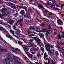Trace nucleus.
I'll return each instance as SVG.
<instances>
[{"label": "nucleus", "mask_w": 64, "mask_h": 64, "mask_svg": "<svg viewBox=\"0 0 64 64\" xmlns=\"http://www.w3.org/2000/svg\"><path fill=\"white\" fill-rule=\"evenodd\" d=\"M31 44H32V43L30 42L28 43V45H31Z\"/></svg>", "instance_id": "nucleus-37"}, {"label": "nucleus", "mask_w": 64, "mask_h": 64, "mask_svg": "<svg viewBox=\"0 0 64 64\" xmlns=\"http://www.w3.org/2000/svg\"><path fill=\"white\" fill-rule=\"evenodd\" d=\"M49 15H50L51 16L52 15V14H51V13H50V14H48Z\"/></svg>", "instance_id": "nucleus-63"}, {"label": "nucleus", "mask_w": 64, "mask_h": 64, "mask_svg": "<svg viewBox=\"0 0 64 64\" xmlns=\"http://www.w3.org/2000/svg\"><path fill=\"white\" fill-rule=\"evenodd\" d=\"M54 30L55 32H57V30H56V29H54Z\"/></svg>", "instance_id": "nucleus-48"}, {"label": "nucleus", "mask_w": 64, "mask_h": 64, "mask_svg": "<svg viewBox=\"0 0 64 64\" xmlns=\"http://www.w3.org/2000/svg\"><path fill=\"white\" fill-rule=\"evenodd\" d=\"M19 8H22L23 7L21 6H20Z\"/></svg>", "instance_id": "nucleus-62"}, {"label": "nucleus", "mask_w": 64, "mask_h": 64, "mask_svg": "<svg viewBox=\"0 0 64 64\" xmlns=\"http://www.w3.org/2000/svg\"><path fill=\"white\" fill-rule=\"evenodd\" d=\"M47 28L48 29H51V26H50V25H51V24L48 23L47 24Z\"/></svg>", "instance_id": "nucleus-11"}, {"label": "nucleus", "mask_w": 64, "mask_h": 64, "mask_svg": "<svg viewBox=\"0 0 64 64\" xmlns=\"http://www.w3.org/2000/svg\"><path fill=\"white\" fill-rule=\"evenodd\" d=\"M12 2L13 3H16L17 2L14 1H12Z\"/></svg>", "instance_id": "nucleus-32"}, {"label": "nucleus", "mask_w": 64, "mask_h": 64, "mask_svg": "<svg viewBox=\"0 0 64 64\" xmlns=\"http://www.w3.org/2000/svg\"><path fill=\"white\" fill-rule=\"evenodd\" d=\"M6 10V9L5 8H3L1 10V11L2 12H4V16H9V14H10V13H9L8 11H6L5 12Z\"/></svg>", "instance_id": "nucleus-3"}, {"label": "nucleus", "mask_w": 64, "mask_h": 64, "mask_svg": "<svg viewBox=\"0 0 64 64\" xmlns=\"http://www.w3.org/2000/svg\"><path fill=\"white\" fill-rule=\"evenodd\" d=\"M39 43L40 44V45H41L42 44V43L41 42H39Z\"/></svg>", "instance_id": "nucleus-61"}, {"label": "nucleus", "mask_w": 64, "mask_h": 64, "mask_svg": "<svg viewBox=\"0 0 64 64\" xmlns=\"http://www.w3.org/2000/svg\"><path fill=\"white\" fill-rule=\"evenodd\" d=\"M22 47L24 48V52H25V53L27 54L29 58H30V53L28 52H27L26 51H28L29 50L27 47V46H26V45H24V46H22Z\"/></svg>", "instance_id": "nucleus-2"}, {"label": "nucleus", "mask_w": 64, "mask_h": 64, "mask_svg": "<svg viewBox=\"0 0 64 64\" xmlns=\"http://www.w3.org/2000/svg\"><path fill=\"white\" fill-rule=\"evenodd\" d=\"M18 22H16V23H15V24L14 25H15V26H16V25H17V24H18Z\"/></svg>", "instance_id": "nucleus-36"}, {"label": "nucleus", "mask_w": 64, "mask_h": 64, "mask_svg": "<svg viewBox=\"0 0 64 64\" xmlns=\"http://www.w3.org/2000/svg\"><path fill=\"white\" fill-rule=\"evenodd\" d=\"M8 58L4 60L2 62L3 63H6L7 64H10V61H12V62H13V60L10 57L11 56V54H6Z\"/></svg>", "instance_id": "nucleus-1"}, {"label": "nucleus", "mask_w": 64, "mask_h": 64, "mask_svg": "<svg viewBox=\"0 0 64 64\" xmlns=\"http://www.w3.org/2000/svg\"><path fill=\"white\" fill-rule=\"evenodd\" d=\"M40 36V37L41 38H42V37L44 36V34H38Z\"/></svg>", "instance_id": "nucleus-17"}, {"label": "nucleus", "mask_w": 64, "mask_h": 64, "mask_svg": "<svg viewBox=\"0 0 64 64\" xmlns=\"http://www.w3.org/2000/svg\"><path fill=\"white\" fill-rule=\"evenodd\" d=\"M11 7L13 9H17V7L16 6H11Z\"/></svg>", "instance_id": "nucleus-19"}, {"label": "nucleus", "mask_w": 64, "mask_h": 64, "mask_svg": "<svg viewBox=\"0 0 64 64\" xmlns=\"http://www.w3.org/2000/svg\"><path fill=\"white\" fill-rule=\"evenodd\" d=\"M62 38H64V34H62Z\"/></svg>", "instance_id": "nucleus-51"}, {"label": "nucleus", "mask_w": 64, "mask_h": 64, "mask_svg": "<svg viewBox=\"0 0 64 64\" xmlns=\"http://www.w3.org/2000/svg\"><path fill=\"white\" fill-rule=\"evenodd\" d=\"M62 54L63 57H64V52L62 53Z\"/></svg>", "instance_id": "nucleus-60"}, {"label": "nucleus", "mask_w": 64, "mask_h": 64, "mask_svg": "<svg viewBox=\"0 0 64 64\" xmlns=\"http://www.w3.org/2000/svg\"><path fill=\"white\" fill-rule=\"evenodd\" d=\"M18 22L19 24L20 23H21V22H23V20L22 19H20L18 21Z\"/></svg>", "instance_id": "nucleus-20"}, {"label": "nucleus", "mask_w": 64, "mask_h": 64, "mask_svg": "<svg viewBox=\"0 0 64 64\" xmlns=\"http://www.w3.org/2000/svg\"><path fill=\"white\" fill-rule=\"evenodd\" d=\"M38 6L40 8H42L43 9H45L43 7V5H41V4H39L38 5Z\"/></svg>", "instance_id": "nucleus-14"}, {"label": "nucleus", "mask_w": 64, "mask_h": 64, "mask_svg": "<svg viewBox=\"0 0 64 64\" xmlns=\"http://www.w3.org/2000/svg\"><path fill=\"white\" fill-rule=\"evenodd\" d=\"M57 43L58 45H60V43L59 41H57Z\"/></svg>", "instance_id": "nucleus-34"}, {"label": "nucleus", "mask_w": 64, "mask_h": 64, "mask_svg": "<svg viewBox=\"0 0 64 64\" xmlns=\"http://www.w3.org/2000/svg\"><path fill=\"white\" fill-rule=\"evenodd\" d=\"M0 17L1 18H3V14H0Z\"/></svg>", "instance_id": "nucleus-27"}, {"label": "nucleus", "mask_w": 64, "mask_h": 64, "mask_svg": "<svg viewBox=\"0 0 64 64\" xmlns=\"http://www.w3.org/2000/svg\"><path fill=\"white\" fill-rule=\"evenodd\" d=\"M22 40H23L24 42H26V40L25 39H22Z\"/></svg>", "instance_id": "nucleus-40"}, {"label": "nucleus", "mask_w": 64, "mask_h": 64, "mask_svg": "<svg viewBox=\"0 0 64 64\" xmlns=\"http://www.w3.org/2000/svg\"><path fill=\"white\" fill-rule=\"evenodd\" d=\"M13 58L15 62H16L18 60V59L17 57L14 56L13 57Z\"/></svg>", "instance_id": "nucleus-9"}, {"label": "nucleus", "mask_w": 64, "mask_h": 64, "mask_svg": "<svg viewBox=\"0 0 64 64\" xmlns=\"http://www.w3.org/2000/svg\"><path fill=\"white\" fill-rule=\"evenodd\" d=\"M10 32L11 34H12L14 35V37H15L16 38H18V37L15 35V33L14 32V31L10 30Z\"/></svg>", "instance_id": "nucleus-8"}, {"label": "nucleus", "mask_w": 64, "mask_h": 64, "mask_svg": "<svg viewBox=\"0 0 64 64\" xmlns=\"http://www.w3.org/2000/svg\"><path fill=\"white\" fill-rule=\"evenodd\" d=\"M41 47V49L42 51V52H44V48L42 47H41Z\"/></svg>", "instance_id": "nucleus-21"}, {"label": "nucleus", "mask_w": 64, "mask_h": 64, "mask_svg": "<svg viewBox=\"0 0 64 64\" xmlns=\"http://www.w3.org/2000/svg\"><path fill=\"white\" fill-rule=\"evenodd\" d=\"M36 32H42L40 31H38V30L36 31Z\"/></svg>", "instance_id": "nucleus-50"}, {"label": "nucleus", "mask_w": 64, "mask_h": 64, "mask_svg": "<svg viewBox=\"0 0 64 64\" xmlns=\"http://www.w3.org/2000/svg\"><path fill=\"white\" fill-rule=\"evenodd\" d=\"M34 59H36V56H35V55H34Z\"/></svg>", "instance_id": "nucleus-59"}, {"label": "nucleus", "mask_w": 64, "mask_h": 64, "mask_svg": "<svg viewBox=\"0 0 64 64\" xmlns=\"http://www.w3.org/2000/svg\"><path fill=\"white\" fill-rule=\"evenodd\" d=\"M51 50H50L49 51V54H51Z\"/></svg>", "instance_id": "nucleus-58"}, {"label": "nucleus", "mask_w": 64, "mask_h": 64, "mask_svg": "<svg viewBox=\"0 0 64 64\" xmlns=\"http://www.w3.org/2000/svg\"><path fill=\"white\" fill-rule=\"evenodd\" d=\"M57 23L58 25H63V22H62V20L59 18H58Z\"/></svg>", "instance_id": "nucleus-4"}, {"label": "nucleus", "mask_w": 64, "mask_h": 64, "mask_svg": "<svg viewBox=\"0 0 64 64\" xmlns=\"http://www.w3.org/2000/svg\"><path fill=\"white\" fill-rule=\"evenodd\" d=\"M13 28L14 29H16V27L15 26H13Z\"/></svg>", "instance_id": "nucleus-33"}, {"label": "nucleus", "mask_w": 64, "mask_h": 64, "mask_svg": "<svg viewBox=\"0 0 64 64\" xmlns=\"http://www.w3.org/2000/svg\"><path fill=\"white\" fill-rule=\"evenodd\" d=\"M46 50L48 51V49L49 50V48H50V45L49 44H47L46 45Z\"/></svg>", "instance_id": "nucleus-7"}, {"label": "nucleus", "mask_w": 64, "mask_h": 64, "mask_svg": "<svg viewBox=\"0 0 64 64\" xmlns=\"http://www.w3.org/2000/svg\"><path fill=\"white\" fill-rule=\"evenodd\" d=\"M16 14L17 16H18V13L17 12H16Z\"/></svg>", "instance_id": "nucleus-56"}, {"label": "nucleus", "mask_w": 64, "mask_h": 64, "mask_svg": "<svg viewBox=\"0 0 64 64\" xmlns=\"http://www.w3.org/2000/svg\"><path fill=\"white\" fill-rule=\"evenodd\" d=\"M16 51H19V52L21 51V50H20V49H19L18 48H16Z\"/></svg>", "instance_id": "nucleus-29"}, {"label": "nucleus", "mask_w": 64, "mask_h": 64, "mask_svg": "<svg viewBox=\"0 0 64 64\" xmlns=\"http://www.w3.org/2000/svg\"><path fill=\"white\" fill-rule=\"evenodd\" d=\"M32 50H34V51H35L36 52L38 50L36 48H34L32 49Z\"/></svg>", "instance_id": "nucleus-22"}, {"label": "nucleus", "mask_w": 64, "mask_h": 64, "mask_svg": "<svg viewBox=\"0 0 64 64\" xmlns=\"http://www.w3.org/2000/svg\"><path fill=\"white\" fill-rule=\"evenodd\" d=\"M24 17H25V18H26V17H27V16L26 15H24Z\"/></svg>", "instance_id": "nucleus-52"}, {"label": "nucleus", "mask_w": 64, "mask_h": 64, "mask_svg": "<svg viewBox=\"0 0 64 64\" xmlns=\"http://www.w3.org/2000/svg\"><path fill=\"white\" fill-rule=\"evenodd\" d=\"M56 64V62H53L52 63V64Z\"/></svg>", "instance_id": "nucleus-39"}, {"label": "nucleus", "mask_w": 64, "mask_h": 64, "mask_svg": "<svg viewBox=\"0 0 64 64\" xmlns=\"http://www.w3.org/2000/svg\"><path fill=\"white\" fill-rule=\"evenodd\" d=\"M13 52H15L17 51L16 50H13Z\"/></svg>", "instance_id": "nucleus-35"}, {"label": "nucleus", "mask_w": 64, "mask_h": 64, "mask_svg": "<svg viewBox=\"0 0 64 64\" xmlns=\"http://www.w3.org/2000/svg\"><path fill=\"white\" fill-rule=\"evenodd\" d=\"M6 36V37H8L9 38H10V39H12V38H13L12 37V36H11L8 34H7Z\"/></svg>", "instance_id": "nucleus-15"}, {"label": "nucleus", "mask_w": 64, "mask_h": 64, "mask_svg": "<svg viewBox=\"0 0 64 64\" xmlns=\"http://www.w3.org/2000/svg\"><path fill=\"white\" fill-rule=\"evenodd\" d=\"M58 36L56 37L57 38H58V40H59L58 39H61L62 38V36H60V34H58Z\"/></svg>", "instance_id": "nucleus-10"}, {"label": "nucleus", "mask_w": 64, "mask_h": 64, "mask_svg": "<svg viewBox=\"0 0 64 64\" xmlns=\"http://www.w3.org/2000/svg\"><path fill=\"white\" fill-rule=\"evenodd\" d=\"M42 31L44 32H46V33H48V34H50V32H49L48 31V30H47V29H43Z\"/></svg>", "instance_id": "nucleus-12"}, {"label": "nucleus", "mask_w": 64, "mask_h": 64, "mask_svg": "<svg viewBox=\"0 0 64 64\" xmlns=\"http://www.w3.org/2000/svg\"><path fill=\"white\" fill-rule=\"evenodd\" d=\"M2 29L3 30H4V31L5 32H7V30H6L4 28L2 27H0V31H2V29Z\"/></svg>", "instance_id": "nucleus-13"}, {"label": "nucleus", "mask_w": 64, "mask_h": 64, "mask_svg": "<svg viewBox=\"0 0 64 64\" xmlns=\"http://www.w3.org/2000/svg\"><path fill=\"white\" fill-rule=\"evenodd\" d=\"M60 28L61 30L62 31L63 30V28L62 27H61Z\"/></svg>", "instance_id": "nucleus-42"}, {"label": "nucleus", "mask_w": 64, "mask_h": 64, "mask_svg": "<svg viewBox=\"0 0 64 64\" xmlns=\"http://www.w3.org/2000/svg\"><path fill=\"white\" fill-rule=\"evenodd\" d=\"M7 22H8L9 24H10V25H12L14 22V20H8L7 21Z\"/></svg>", "instance_id": "nucleus-5"}, {"label": "nucleus", "mask_w": 64, "mask_h": 64, "mask_svg": "<svg viewBox=\"0 0 64 64\" xmlns=\"http://www.w3.org/2000/svg\"><path fill=\"white\" fill-rule=\"evenodd\" d=\"M28 9L30 11V12H32V10L31 9V8H28Z\"/></svg>", "instance_id": "nucleus-26"}, {"label": "nucleus", "mask_w": 64, "mask_h": 64, "mask_svg": "<svg viewBox=\"0 0 64 64\" xmlns=\"http://www.w3.org/2000/svg\"><path fill=\"white\" fill-rule=\"evenodd\" d=\"M17 64H21V63L19 61H17L16 62Z\"/></svg>", "instance_id": "nucleus-28"}, {"label": "nucleus", "mask_w": 64, "mask_h": 64, "mask_svg": "<svg viewBox=\"0 0 64 64\" xmlns=\"http://www.w3.org/2000/svg\"><path fill=\"white\" fill-rule=\"evenodd\" d=\"M30 29H32V30H34V28L33 27H30L29 28Z\"/></svg>", "instance_id": "nucleus-24"}, {"label": "nucleus", "mask_w": 64, "mask_h": 64, "mask_svg": "<svg viewBox=\"0 0 64 64\" xmlns=\"http://www.w3.org/2000/svg\"><path fill=\"white\" fill-rule=\"evenodd\" d=\"M47 57H48V55L46 54V52H45L44 56V59H45V58H47Z\"/></svg>", "instance_id": "nucleus-18"}, {"label": "nucleus", "mask_w": 64, "mask_h": 64, "mask_svg": "<svg viewBox=\"0 0 64 64\" xmlns=\"http://www.w3.org/2000/svg\"><path fill=\"white\" fill-rule=\"evenodd\" d=\"M31 53L32 54H33V55H34L35 54V52H31Z\"/></svg>", "instance_id": "nucleus-46"}, {"label": "nucleus", "mask_w": 64, "mask_h": 64, "mask_svg": "<svg viewBox=\"0 0 64 64\" xmlns=\"http://www.w3.org/2000/svg\"><path fill=\"white\" fill-rule=\"evenodd\" d=\"M53 9H54V10H56V9L54 7L53 8Z\"/></svg>", "instance_id": "nucleus-57"}, {"label": "nucleus", "mask_w": 64, "mask_h": 64, "mask_svg": "<svg viewBox=\"0 0 64 64\" xmlns=\"http://www.w3.org/2000/svg\"><path fill=\"white\" fill-rule=\"evenodd\" d=\"M64 6V4H62V5L61 6V8H63V6Z\"/></svg>", "instance_id": "nucleus-38"}, {"label": "nucleus", "mask_w": 64, "mask_h": 64, "mask_svg": "<svg viewBox=\"0 0 64 64\" xmlns=\"http://www.w3.org/2000/svg\"><path fill=\"white\" fill-rule=\"evenodd\" d=\"M47 5H49V2H48L47 3Z\"/></svg>", "instance_id": "nucleus-44"}, {"label": "nucleus", "mask_w": 64, "mask_h": 64, "mask_svg": "<svg viewBox=\"0 0 64 64\" xmlns=\"http://www.w3.org/2000/svg\"><path fill=\"white\" fill-rule=\"evenodd\" d=\"M30 36H35V35L33 34H32L30 35Z\"/></svg>", "instance_id": "nucleus-41"}, {"label": "nucleus", "mask_w": 64, "mask_h": 64, "mask_svg": "<svg viewBox=\"0 0 64 64\" xmlns=\"http://www.w3.org/2000/svg\"><path fill=\"white\" fill-rule=\"evenodd\" d=\"M50 47H51V48H53V47H54V45H52L51 46H50Z\"/></svg>", "instance_id": "nucleus-53"}, {"label": "nucleus", "mask_w": 64, "mask_h": 64, "mask_svg": "<svg viewBox=\"0 0 64 64\" xmlns=\"http://www.w3.org/2000/svg\"><path fill=\"white\" fill-rule=\"evenodd\" d=\"M20 13L21 14H25V12L24 11V10H22L20 12Z\"/></svg>", "instance_id": "nucleus-16"}, {"label": "nucleus", "mask_w": 64, "mask_h": 64, "mask_svg": "<svg viewBox=\"0 0 64 64\" xmlns=\"http://www.w3.org/2000/svg\"><path fill=\"white\" fill-rule=\"evenodd\" d=\"M18 43L19 44H22V42H20V41H19L18 42Z\"/></svg>", "instance_id": "nucleus-31"}, {"label": "nucleus", "mask_w": 64, "mask_h": 64, "mask_svg": "<svg viewBox=\"0 0 64 64\" xmlns=\"http://www.w3.org/2000/svg\"><path fill=\"white\" fill-rule=\"evenodd\" d=\"M32 46H28V47H30H30H31Z\"/></svg>", "instance_id": "nucleus-49"}, {"label": "nucleus", "mask_w": 64, "mask_h": 64, "mask_svg": "<svg viewBox=\"0 0 64 64\" xmlns=\"http://www.w3.org/2000/svg\"><path fill=\"white\" fill-rule=\"evenodd\" d=\"M22 24H20V26H22Z\"/></svg>", "instance_id": "nucleus-64"}, {"label": "nucleus", "mask_w": 64, "mask_h": 64, "mask_svg": "<svg viewBox=\"0 0 64 64\" xmlns=\"http://www.w3.org/2000/svg\"><path fill=\"white\" fill-rule=\"evenodd\" d=\"M42 26H45V25H44V24H42Z\"/></svg>", "instance_id": "nucleus-47"}, {"label": "nucleus", "mask_w": 64, "mask_h": 64, "mask_svg": "<svg viewBox=\"0 0 64 64\" xmlns=\"http://www.w3.org/2000/svg\"><path fill=\"white\" fill-rule=\"evenodd\" d=\"M7 42H6V41H4L3 44H5V45H6L7 44Z\"/></svg>", "instance_id": "nucleus-25"}, {"label": "nucleus", "mask_w": 64, "mask_h": 64, "mask_svg": "<svg viewBox=\"0 0 64 64\" xmlns=\"http://www.w3.org/2000/svg\"><path fill=\"white\" fill-rule=\"evenodd\" d=\"M61 17H63V16H64V14H61Z\"/></svg>", "instance_id": "nucleus-43"}, {"label": "nucleus", "mask_w": 64, "mask_h": 64, "mask_svg": "<svg viewBox=\"0 0 64 64\" xmlns=\"http://www.w3.org/2000/svg\"><path fill=\"white\" fill-rule=\"evenodd\" d=\"M32 57H33V55L32 54L30 55V57L31 59H32Z\"/></svg>", "instance_id": "nucleus-45"}, {"label": "nucleus", "mask_w": 64, "mask_h": 64, "mask_svg": "<svg viewBox=\"0 0 64 64\" xmlns=\"http://www.w3.org/2000/svg\"><path fill=\"white\" fill-rule=\"evenodd\" d=\"M29 41H30V42H33V40H29Z\"/></svg>", "instance_id": "nucleus-54"}, {"label": "nucleus", "mask_w": 64, "mask_h": 64, "mask_svg": "<svg viewBox=\"0 0 64 64\" xmlns=\"http://www.w3.org/2000/svg\"><path fill=\"white\" fill-rule=\"evenodd\" d=\"M23 8L24 9H25V10L26 12V11H27V8H26L25 7H24Z\"/></svg>", "instance_id": "nucleus-30"}, {"label": "nucleus", "mask_w": 64, "mask_h": 64, "mask_svg": "<svg viewBox=\"0 0 64 64\" xmlns=\"http://www.w3.org/2000/svg\"><path fill=\"white\" fill-rule=\"evenodd\" d=\"M56 55H57V56H58V55H59V54L58 53V52L56 51V53H55Z\"/></svg>", "instance_id": "nucleus-23"}, {"label": "nucleus", "mask_w": 64, "mask_h": 64, "mask_svg": "<svg viewBox=\"0 0 64 64\" xmlns=\"http://www.w3.org/2000/svg\"><path fill=\"white\" fill-rule=\"evenodd\" d=\"M7 51L6 49H4L2 48H0V51L2 52H6Z\"/></svg>", "instance_id": "nucleus-6"}, {"label": "nucleus", "mask_w": 64, "mask_h": 64, "mask_svg": "<svg viewBox=\"0 0 64 64\" xmlns=\"http://www.w3.org/2000/svg\"><path fill=\"white\" fill-rule=\"evenodd\" d=\"M8 27H9L10 28H11V26H10V25H8Z\"/></svg>", "instance_id": "nucleus-55"}]
</instances>
